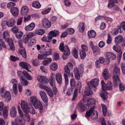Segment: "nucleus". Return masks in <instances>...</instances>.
Returning <instances> with one entry per match:
<instances>
[{
	"label": "nucleus",
	"instance_id": "338daca9",
	"mask_svg": "<svg viewBox=\"0 0 125 125\" xmlns=\"http://www.w3.org/2000/svg\"><path fill=\"white\" fill-rule=\"evenodd\" d=\"M105 19V18L104 16H98L95 18V21L96 22V21H97L100 20Z\"/></svg>",
	"mask_w": 125,
	"mask_h": 125
},
{
	"label": "nucleus",
	"instance_id": "9b49d317",
	"mask_svg": "<svg viewBox=\"0 0 125 125\" xmlns=\"http://www.w3.org/2000/svg\"><path fill=\"white\" fill-rule=\"evenodd\" d=\"M2 98H4L7 101H10L11 99V95L10 92L8 91H5L4 93L2 95Z\"/></svg>",
	"mask_w": 125,
	"mask_h": 125
},
{
	"label": "nucleus",
	"instance_id": "e2e57ef3",
	"mask_svg": "<svg viewBox=\"0 0 125 125\" xmlns=\"http://www.w3.org/2000/svg\"><path fill=\"white\" fill-rule=\"evenodd\" d=\"M10 59L11 61L13 62L18 60L19 59V58L18 57H15L12 56H10Z\"/></svg>",
	"mask_w": 125,
	"mask_h": 125
},
{
	"label": "nucleus",
	"instance_id": "79ce46f5",
	"mask_svg": "<svg viewBox=\"0 0 125 125\" xmlns=\"http://www.w3.org/2000/svg\"><path fill=\"white\" fill-rule=\"evenodd\" d=\"M80 55L82 59H83L85 57L86 53L85 52L81 50L80 51Z\"/></svg>",
	"mask_w": 125,
	"mask_h": 125
},
{
	"label": "nucleus",
	"instance_id": "20e7f679",
	"mask_svg": "<svg viewBox=\"0 0 125 125\" xmlns=\"http://www.w3.org/2000/svg\"><path fill=\"white\" fill-rule=\"evenodd\" d=\"M84 68L83 64L80 65L79 66L78 69L75 68L74 69V73L76 79L79 80L81 76H82L83 74Z\"/></svg>",
	"mask_w": 125,
	"mask_h": 125
},
{
	"label": "nucleus",
	"instance_id": "a211bd4d",
	"mask_svg": "<svg viewBox=\"0 0 125 125\" xmlns=\"http://www.w3.org/2000/svg\"><path fill=\"white\" fill-rule=\"evenodd\" d=\"M38 81L40 82H42L44 83H47L48 80L47 78L45 77L40 76L38 77Z\"/></svg>",
	"mask_w": 125,
	"mask_h": 125
},
{
	"label": "nucleus",
	"instance_id": "13d9d810",
	"mask_svg": "<svg viewBox=\"0 0 125 125\" xmlns=\"http://www.w3.org/2000/svg\"><path fill=\"white\" fill-rule=\"evenodd\" d=\"M112 85L111 83L107 84L106 86V89L107 90H111L112 89Z\"/></svg>",
	"mask_w": 125,
	"mask_h": 125
},
{
	"label": "nucleus",
	"instance_id": "37998d69",
	"mask_svg": "<svg viewBox=\"0 0 125 125\" xmlns=\"http://www.w3.org/2000/svg\"><path fill=\"white\" fill-rule=\"evenodd\" d=\"M45 32V31L43 29H40L37 30L36 31V34L39 35H43Z\"/></svg>",
	"mask_w": 125,
	"mask_h": 125
},
{
	"label": "nucleus",
	"instance_id": "f3484780",
	"mask_svg": "<svg viewBox=\"0 0 125 125\" xmlns=\"http://www.w3.org/2000/svg\"><path fill=\"white\" fill-rule=\"evenodd\" d=\"M59 31L56 30L51 31L49 33V35L50 36L52 39L53 37L59 36Z\"/></svg>",
	"mask_w": 125,
	"mask_h": 125
},
{
	"label": "nucleus",
	"instance_id": "7ed1b4c3",
	"mask_svg": "<svg viewBox=\"0 0 125 125\" xmlns=\"http://www.w3.org/2000/svg\"><path fill=\"white\" fill-rule=\"evenodd\" d=\"M3 36L5 41L8 42L10 49L12 50H14L15 48L14 43L12 40L9 38V34L8 31H4L3 33Z\"/></svg>",
	"mask_w": 125,
	"mask_h": 125
},
{
	"label": "nucleus",
	"instance_id": "8fccbe9b",
	"mask_svg": "<svg viewBox=\"0 0 125 125\" xmlns=\"http://www.w3.org/2000/svg\"><path fill=\"white\" fill-rule=\"evenodd\" d=\"M5 107L3 111V114L4 117H7L8 115V110L7 109H6ZM7 108V107H6Z\"/></svg>",
	"mask_w": 125,
	"mask_h": 125
},
{
	"label": "nucleus",
	"instance_id": "7c9ffc66",
	"mask_svg": "<svg viewBox=\"0 0 125 125\" xmlns=\"http://www.w3.org/2000/svg\"><path fill=\"white\" fill-rule=\"evenodd\" d=\"M93 94V92L89 88H87L85 89V94L84 97H85V96H89L90 95H91Z\"/></svg>",
	"mask_w": 125,
	"mask_h": 125
},
{
	"label": "nucleus",
	"instance_id": "393cba45",
	"mask_svg": "<svg viewBox=\"0 0 125 125\" xmlns=\"http://www.w3.org/2000/svg\"><path fill=\"white\" fill-rule=\"evenodd\" d=\"M87 106H89V104H86L83 105L82 103L81 102L79 103L78 105V107L80 108L81 111L82 112H84Z\"/></svg>",
	"mask_w": 125,
	"mask_h": 125
},
{
	"label": "nucleus",
	"instance_id": "c9c22d12",
	"mask_svg": "<svg viewBox=\"0 0 125 125\" xmlns=\"http://www.w3.org/2000/svg\"><path fill=\"white\" fill-rule=\"evenodd\" d=\"M20 80L23 85L27 86L28 85V81L26 80H25L23 77H21L20 78Z\"/></svg>",
	"mask_w": 125,
	"mask_h": 125
},
{
	"label": "nucleus",
	"instance_id": "c85d7f7f",
	"mask_svg": "<svg viewBox=\"0 0 125 125\" xmlns=\"http://www.w3.org/2000/svg\"><path fill=\"white\" fill-rule=\"evenodd\" d=\"M22 73L28 80H31L32 79L31 76L25 70L23 71Z\"/></svg>",
	"mask_w": 125,
	"mask_h": 125
},
{
	"label": "nucleus",
	"instance_id": "72a5a7b5",
	"mask_svg": "<svg viewBox=\"0 0 125 125\" xmlns=\"http://www.w3.org/2000/svg\"><path fill=\"white\" fill-rule=\"evenodd\" d=\"M32 6L35 8L39 9L41 6V5L39 2L37 1L34 2L32 4Z\"/></svg>",
	"mask_w": 125,
	"mask_h": 125
},
{
	"label": "nucleus",
	"instance_id": "5fc2aeb1",
	"mask_svg": "<svg viewBox=\"0 0 125 125\" xmlns=\"http://www.w3.org/2000/svg\"><path fill=\"white\" fill-rule=\"evenodd\" d=\"M93 108H92L89 111H87L86 112V115L89 117L90 116V115L93 113Z\"/></svg>",
	"mask_w": 125,
	"mask_h": 125
},
{
	"label": "nucleus",
	"instance_id": "dca6fc26",
	"mask_svg": "<svg viewBox=\"0 0 125 125\" xmlns=\"http://www.w3.org/2000/svg\"><path fill=\"white\" fill-rule=\"evenodd\" d=\"M19 9L17 7H13L10 9V12L13 15L17 17L19 14Z\"/></svg>",
	"mask_w": 125,
	"mask_h": 125
},
{
	"label": "nucleus",
	"instance_id": "ddd939ff",
	"mask_svg": "<svg viewBox=\"0 0 125 125\" xmlns=\"http://www.w3.org/2000/svg\"><path fill=\"white\" fill-rule=\"evenodd\" d=\"M42 88L47 91L48 94L50 97H53L54 94L51 88L46 87L44 85H43L42 86Z\"/></svg>",
	"mask_w": 125,
	"mask_h": 125
},
{
	"label": "nucleus",
	"instance_id": "4468645a",
	"mask_svg": "<svg viewBox=\"0 0 125 125\" xmlns=\"http://www.w3.org/2000/svg\"><path fill=\"white\" fill-rule=\"evenodd\" d=\"M106 56L108 58V60H109V58L111 59L112 60H115L116 58V55L113 53L111 52H106L105 54Z\"/></svg>",
	"mask_w": 125,
	"mask_h": 125
},
{
	"label": "nucleus",
	"instance_id": "0e129e2a",
	"mask_svg": "<svg viewBox=\"0 0 125 125\" xmlns=\"http://www.w3.org/2000/svg\"><path fill=\"white\" fill-rule=\"evenodd\" d=\"M51 10V8H49L48 9L42 11V13L44 14H46L48 13Z\"/></svg>",
	"mask_w": 125,
	"mask_h": 125
},
{
	"label": "nucleus",
	"instance_id": "58836bf2",
	"mask_svg": "<svg viewBox=\"0 0 125 125\" xmlns=\"http://www.w3.org/2000/svg\"><path fill=\"white\" fill-rule=\"evenodd\" d=\"M51 69L52 71H54L56 70L58 68V65L56 63H53L50 66Z\"/></svg>",
	"mask_w": 125,
	"mask_h": 125
},
{
	"label": "nucleus",
	"instance_id": "864d4df0",
	"mask_svg": "<svg viewBox=\"0 0 125 125\" xmlns=\"http://www.w3.org/2000/svg\"><path fill=\"white\" fill-rule=\"evenodd\" d=\"M77 89H75L74 91V95L72 99L73 101H74L76 99L77 97Z\"/></svg>",
	"mask_w": 125,
	"mask_h": 125
},
{
	"label": "nucleus",
	"instance_id": "ea45409f",
	"mask_svg": "<svg viewBox=\"0 0 125 125\" xmlns=\"http://www.w3.org/2000/svg\"><path fill=\"white\" fill-rule=\"evenodd\" d=\"M119 31L120 33L122 32L121 26H119L117 27V28L115 29H114V33L115 35L119 33Z\"/></svg>",
	"mask_w": 125,
	"mask_h": 125
},
{
	"label": "nucleus",
	"instance_id": "f8f14e48",
	"mask_svg": "<svg viewBox=\"0 0 125 125\" xmlns=\"http://www.w3.org/2000/svg\"><path fill=\"white\" fill-rule=\"evenodd\" d=\"M42 23L43 27L45 28H49L51 26L50 21L47 18H44L42 21Z\"/></svg>",
	"mask_w": 125,
	"mask_h": 125
},
{
	"label": "nucleus",
	"instance_id": "6e6d98bb",
	"mask_svg": "<svg viewBox=\"0 0 125 125\" xmlns=\"http://www.w3.org/2000/svg\"><path fill=\"white\" fill-rule=\"evenodd\" d=\"M12 31L14 33L17 32L19 30V29L17 26H15L13 27L11 29Z\"/></svg>",
	"mask_w": 125,
	"mask_h": 125
},
{
	"label": "nucleus",
	"instance_id": "49530a36",
	"mask_svg": "<svg viewBox=\"0 0 125 125\" xmlns=\"http://www.w3.org/2000/svg\"><path fill=\"white\" fill-rule=\"evenodd\" d=\"M64 44L63 42H62L60 43L59 46V50L62 52H63V50L65 47V45L64 46Z\"/></svg>",
	"mask_w": 125,
	"mask_h": 125
},
{
	"label": "nucleus",
	"instance_id": "680f3d73",
	"mask_svg": "<svg viewBox=\"0 0 125 125\" xmlns=\"http://www.w3.org/2000/svg\"><path fill=\"white\" fill-rule=\"evenodd\" d=\"M15 4L14 3L10 2L8 3L7 5V7L9 8H10L11 7L15 6Z\"/></svg>",
	"mask_w": 125,
	"mask_h": 125
},
{
	"label": "nucleus",
	"instance_id": "c756f323",
	"mask_svg": "<svg viewBox=\"0 0 125 125\" xmlns=\"http://www.w3.org/2000/svg\"><path fill=\"white\" fill-rule=\"evenodd\" d=\"M52 61V59L50 58H48L42 62V64L45 66H47L51 63Z\"/></svg>",
	"mask_w": 125,
	"mask_h": 125
},
{
	"label": "nucleus",
	"instance_id": "3c124183",
	"mask_svg": "<svg viewBox=\"0 0 125 125\" xmlns=\"http://www.w3.org/2000/svg\"><path fill=\"white\" fill-rule=\"evenodd\" d=\"M66 32L68 34H73L74 32V29L72 28L68 29L66 30Z\"/></svg>",
	"mask_w": 125,
	"mask_h": 125
},
{
	"label": "nucleus",
	"instance_id": "cd10ccee",
	"mask_svg": "<svg viewBox=\"0 0 125 125\" xmlns=\"http://www.w3.org/2000/svg\"><path fill=\"white\" fill-rule=\"evenodd\" d=\"M6 23L8 27H12L15 24V21L14 20L11 19L7 22Z\"/></svg>",
	"mask_w": 125,
	"mask_h": 125
},
{
	"label": "nucleus",
	"instance_id": "9d476101",
	"mask_svg": "<svg viewBox=\"0 0 125 125\" xmlns=\"http://www.w3.org/2000/svg\"><path fill=\"white\" fill-rule=\"evenodd\" d=\"M63 54L62 56V57L63 59L65 60L67 58L66 56L69 55L70 52L69 47L67 45H65V47L63 50Z\"/></svg>",
	"mask_w": 125,
	"mask_h": 125
},
{
	"label": "nucleus",
	"instance_id": "c03bdc74",
	"mask_svg": "<svg viewBox=\"0 0 125 125\" xmlns=\"http://www.w3.org/2000/svg\"><path fill=\"white\" fill-rule=\"evenodd\" d=\"M102 111L103 114L104 116H105L106 115V112L107 111V109L106 108V106L104 104H102Z\"/></svg>",
	"mask_w": 125,
	"mask_h": 125
},
{
	"label": "nucleus",
	"instance_id": "423d86ee",
	"mask_svg": "<svg viewBox=\"0 0 125 125\" xmlns=\"http://www.w3.org/2000/svg\"><path fill=\"white\" fill-rule=\"evenodd\" d=\"M101 83L102 87V91L100 94V96L104 100H105L107 98V93L105 90V83L103 81H102Z\"/></svg>",
	"mask_w": 125,
	"mask_h": 125
},
{
	"label": "nucleus",
	"instance_id": "f704fd0d",
	"mask_svg": "<svg viewBox=\"0 0 125 125\" xmlns=\"http://www.w3.org/2000/svg\"><path fill=\"white\" fill-rule=\"evenodd\" d=\"M119 75L113 74L112 75V78L114 82H119L120 80L119 78Z\"/></svg>",
	"mask_w": 125,
	"mask_h": 125
},
{
	"label": "nucleus",
	"instance_id": "0eeeda50",
	"mask_svg": "<svg viewBox=\"0 0 125 125\" xmlns=\"http://www.w3.org/2000/svg\"><path fill=\"white\" fill-rule=\"evenodd\" d=\"M40 94L42 99L45 103L44 106H47L48 99L46 93L43 91H41L40 92Z\"/></svg>",
	"mask_w": 125,
	"mask_h": 125
},
{
	"label": "nucleus",
	"instance_id": "bb28decb",
	"mask_svg": "<svg viewBox=\"0 0 125 125\" xmlns=\"http://www.w3.org/2000/svg\"><path fill=\"white\" fill-rule=\"evenodd\" d=\"M17 111L14 107H12L10 110V115L11 117H15L16 116Z\"/></svg>",
	"mask_w": 125,
	"mask_h": 125
},
{
	"label": "nucleus",
	"instance_id": "4d7b16f0",
	"mask_svg": "<svg viewBox=\"0 0 125 125\" xmlns=\"http://www.w3.org/2000/svg\"><path fill=\"white\" fill-rule=\"evenodd\" d=\"M13 90L16 95L17 94V84H14L13 85Z\"/></svg>",
	"mask_w": 125,
	"mask_h": 125
},
{
	"label": "nucleus",
	"instance_id": "774afa93",
	"mask_svg": "<svg viewBox=\"0 0 125 125\" xmlns=\"http://www.w3.org/2000/svg\"><path fill=\"white\" fill-rule=\"evenodd\" d=\"M112 38L110 34L108 35V38L107 40V43L108 44H109L111 42Z\"/></svg>",
	"mask_w": 125,
	"mask_h": 125
},
{
	"label": "nucleus",
	"instance_id": "2f4dec72",
	"mask_svg": "<svg viewBox=\"0 0 125 125\" xmlns=\"http://www.w3.org/2000/svg\"><path fill=\"white\" fill-rule=\"evenodd\" d=\"M52 39L51 37L49 35L47 37L45 36L43 37L41 39V40L43 42H51Z\"/></svg>",
	"mask_w": 125,
	"mask_h": 125
},
{
	"label": "nucleus",
	"instance_id": "1a4fd4ad",
	"mask_svg": "<svg viewBox=\"0 0 125 125\" xmlns=\"http://www.w3.org/2000/svg\"><path fill=\"white\" fill-rule=\"evenodd\" d=\"M35 35L34 33L32 32L25 34L23 37V41L25 43H27L31 38Z\"/></svg>",
	"mask_w": 125,
	"mask_h": 125
},
{
	"label": "nucleus",
	"instance_id": "a878e982",
	"mask_svg": "<svg viewBox=\"0 0 125 125\" xmlns=\"http://www.w3.org/2000/svg\"><path fill=\"white\" fill-rule=\"evenodd\" d=\"M88 33L89 37L91 38L94 37L96 35V33L94 30L89 31Z\"/></svg>",
	"mask_w": 125,
	"mask_h": 125
},
{
	"label": "nucleus",
	"instance_id": "aec40b11",
	"mask_svg": "<svg viewBox=\"0 0 125 125\" xmlns=\"http://www.w3.org/2000/svg\"><path fill=\"white\" fill-rule=\"evenodd\" d=\"M56 79L57 83L61 84L62 82V78L61 74L59 73L56 74Z\"/></svg>",
	"mask_w": 125,
	"mask_h": 125
},
{
	"label": "nucleus",
	"instance_id": "052dcab7",
	"mask_svg": "<svg viewBox=\"0 0 125 125\" xmlns=\"http://www.w3.org/2000/svg\"><path fill=\"white\" fill-rule=\"evenodd\" d=\"M23 32L21 31H20L17 33L16 35V37L18 39L21 38L23 35Z\"/></svg>",
	"mask_w": 125,
	"mask_h": 125
},
{
	"label": "nucleus",
	"instance_id": "5701e85b",
	"mask_svg": "<svg viewBox=\"0 0 125 125\" xmlns=\"http://www.w3.org/2000/svg\"><path fill=\"white\" fill-rule=\"evenodd\" d=\"M35 26V24L33 22H32L29 25L27 26L25 30L27 31H31L32 30Z\"/></svg>",
	"mask_w": 125,
	"mask_h": 125
},
{
	"label": "nucleus",
	"instance_id": "f257e3e1",
	"mask_svg": "<svg viewBox=\"0 0 125 125\" xmlns=\"http://www.w3.org/2000/svg\"><path fill=\"white\" fill-rule=\"evenodd\" d=\"M73 68V65L72 63H69L67 65L64 67V69L65 72L64 74L65 79V82L66 85L68 84V77H70L71 76V73L70 70Z\"/></svg>",
	"mask_w": 125,
	"mask_h": 125
},
{
	"label": "nucleus",
	"instance_id": "e433bc0d",
	"mask_svg": "<svg viewBox=\"0 0 125 125\" xmlns=\"http://www.w3.org/2000/svg\"><path fill=\"white\" fill-rule=\"evenodd\" d=\"M120 69L117 67H115L114 68L113 74L120 75Z\"/></svg>",
	"mask_w": 125,
	"mask_h": 125
},
{
	"label": "nucleus",
	"instance_id": "a18cd8bd",
	"mask_svg": "<svg viewBox=\"0 0 125 125\" xmlns=\"http://www.w3.org/2000/svg\"><path fill=\"white\" fill-rule=\"evenodd\" d=\"M22 121L20 119H16L15 120V124L16 125H24V123H22Z\"/></svg>",
	"mask_w": 125,
	"mask_h": 125
},
{
	"label": "nucleus",
	"instance_id": "6ab92c4d",
	"mask_svg": "<svg viewBox=\"0 0 125 125\" xmlns=\"http://www.w3.org/2000/svg\"><path fill=\"white\" fill-rule=\"evenodd\" d=\"M19 64L21 67L25 69H26L27 68H31V67L30 65L26 62H20L19 63Z\"/></svg>",
	"mask_w": 125,
	"mask_h": 125
},
{
	"label": "nucleus",
	"instance_id": "f03ea898",
	"mask_svg": "<svg viewBox=\"0 0 125 125\" xmlns=\"http://www.w3.org/2000/svg\"><path fill=\"white\" fill-rule=\"evenodd\" d=\"M31 101L35 108L36 109H39L41 113H42L43 107L41 103L38 101L36 97L32 96L31 98Z\"/></svg>",
	"mask_w": 125,
	"mask_h": 125
},
{
	"label": "nucleus",
	"instance_id": "b1692460",
	"mask_svg": "<svg viewBox=\"0 0 125 125\" xmlns=\"http://www.w3.org/2000/svg\"><path fill=\"white\" fill-rule=\"evenodd\" d=\"M103 77L105 80H107L109 77V74L108 69H105L104 70L103 73Z\"/></svg>",
	"mask_w": 125,
	"mask_h": 125
},
{
	"label": "nucleus",
	"instance_id": "39448f33",
	"mask_svg": "<svg viewBox=\"0 0 125 125\" xmlns=\"http://www.w3.org/2000/svg\"><path fill=\"white\" fill-rule=\"evenodd\" d=\"M21 108L25 113L26 117H29L30 116L28 112L29 109V104L24 100H21Z\"/></svg>",
	"mask_w": 125,
	"mask_h": 125
},
{
	"label": "nucleus",
	"instance_id": "09e8293b",
	"mask_svg": "<svg viewBox=\"0 0 125 125\" xmlns=\"http://www.w3.org/2000/svg\"><path fill=\"white\" fill-rule=\"evenodd\" d=\"M54 74L53 73H52L51 75V81L50 83V85L52 86H53V82H54L53 80L54 79Z\"/></svg>",
	"mask_w": 125,
	"mask_h": 125
},
{
	"label": "nucleus",
	"instance_id": "412c9836",
	"mask_svg": "<svg viewBox=\"0 0 125 125\" xmlns=\"http://www.w3.org/2000/svg\"><path fill=\"white\" fill-rule=\"evenodd\" d=\"M19 52L20 54L23 57L25 58H26V53L24 48H19Z\"/></svg>",
	"mask_w": 125,
	"mask_h": 125
},
{
	"label": "nucleus",
	"instance_id": "6e6552de",
	"mask_svg": "<svg viewBox=\"0 0 125 125\" xmlns=\"http://www.w3.org/2000/svg\"><path fill=\"white\" fill-rule=\"evenodd\" d=\"M99 81L98 79L94 78L92 79L91 81L88 82L87 84L90 87L92 86L94 88H96L98 84Z\"/></svg>",
	"mask_w": 125,
	"mask_h": 125
},
{
	"label": "nucleus",
	"instance_id": "69168bd1",
	"mask_svg": "<svg viewBox=\"0 0 125 125\" xmlns=\"http://www.w3.org/2000/svg\"><path fill=\"white\" fill-rule=\"evenodd\" d=\"M64 5L66 6H69L71 3L68 0H64Z\"/></svg>",
	"mask_w": 125,
	"mask_h": 125
},
{
	"label": "nucleus",
	"instance_id": "bf43d9fd",
	"mask_svg": "<svg viewBox=\"0 0 125 125\" xmlns=\"http://www.w3.org/2000/svg\"><path fill=\"white\" fill-rule=\"evenodd\" d=\"M81 47L83 51L84 52H87L88 51V48L87 46L83 44L82 45Z\"/></svg>",
	"mask_w": 125,
	"mask_h": 125
},
{
	"label": "nucleus",
	"instance_id": "de8ad7c7",
	"mask_svg": "<svg viewBox=\"0 0 125 125\" xmlns=\"http://www.w3.org/2000/svg\"><path fill=\"white\" fill-rule=\"evenodd\" d=\"M47 57L46 55L45 54L42 55L39 54L38 56V58L39 60H41L46 59Z\"/></svg>",
	"mask_w": 125,
	"mask_h": 125
},
{
	"label": "nucleus",
	"instance_id": "4be33fe9",
	"mask_svg": "<svg viewBox=\"0 0 125 125\" xmlns=\"http://www.w3.org/2000/svg\"><path fill=\"white\" fill-rule=\"evenodd\" d=\"M93 53L96 55H99L100 54L101 51L100 48L97 46H95L92 49Z\"/></svg>",
	"mask_w": 125,
	"mask_h": 125
},
{
	"label": "nucleus",
	"instance_id": "2eb2a0df",
	"mask_svg": "<svg viewBox=\"0 0 125 125\" xmlns=\"http://www.w3.org/2000/svg\"><path fill=\"white\" fill-rule=\"evenodd\" d=\"M29 10V8L27 6H24L22 7L21 8V13L22 15H25L28 13Z\"/></svg>",
	"mask_w": 125,
	"mask_h": 125
},
{
	"label": "nucleus",
	"instance_id": "4c0bfd02",
	"mask_svg": "<svg viewBox=\"0 0 125 125\" xmlns=\"http://www.w3.org/2000/svg\"><path fill=\"white\" fill-rule=\"evenodd\" d=\"M85 28L84 24L83 22L80 23L79 26L78 27V28L79 30L80 31H84L85 29Z\"/></svg>",
	"mask_w": 125,
	"mask_h": 125
},
{
	"label": "nucleus",
	"instance_id": "a19ab883",
	"mask_svg": "<svg viewBox=\"0 0 125 125\" xmlns=\"http://www.w3.org/2000/svg\"><path fill=\"white\" fill-rule=\"evenodd\" d=\"M72 53L73 56L75 58H78V51L76 48H74L73 49Z\"/></svg>",
	"mask_w": 125,
	"mask_h": 125
},
{
	"label": "nucleus",
	"instance_id": "603ef678",
	"mask_svg": "<svg viewBox=\"0 0 125 125\" xmlns=\"http://www.w3.org/2000/svg\"><path fill=\"white\" fill-rule=\"evenodd\" d=\"M32 63L33 65L35 66H38L40 65L39 62L37 59L33 60L32 62Z\"/></svg>",
	"mask_w": 125,
	"mask_h": 125
},
{
	"label": "nucleus",
	"instance_id": "473e14b6",
	"mask_svg": "<svg viewBox=\"0 0 125 125\" xmlns=\"http://www.w3.org/2000/svg\"><path fill=\"white\" fill-rule=\"evenodd\" d=\"M123 40V37L121 36H118L115 38V42L116 44L120 43L122 42Z\"/></svg>",
	"mask_w": 125,
	"mask_h": 125
}]
</instances>
